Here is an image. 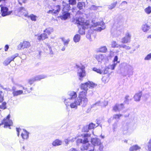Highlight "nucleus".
I'll return each instance as SVG.
<instances>
[{
  "label": "nucleus",
  "mask_w": 151,
  "mask_h": 151,
  "mask_svg": "<svg viewBox=\"0 0 151 151\" xmlns=\"http://www.w3.org/2000/svg\"><path fill=\"white\" fill-rule=\"evenodd\" d=\"M150 26L147 24H144L142 26V30L144 32H146L149 30Z\"/></svg>",
  "instance_id": "32"
},
{
  "label": "nucleus",
  "mask_w": 151,
  "mask_h": 151,
  "mask_svg": "<svg viewBox=\"0 0 151 151\" xmlns=\"http://www.w3.org/2000/svg\"><path fill=\"white\" fill-rule=\"evenodd\" d=\"M98 7L95 5H92L90 7V9L91 10H96Z\"/></svg>",
  "instance_id": "55"
},
{
  "label": "nucleus",
  "mask_w": 151,
  "mask_h": 151,
  "mask_svg": "<svg viewBox=\"0 0 151 151\" xmlns=\"http://www.w3.org/2000/svg\"><path fill=\"white\" fill-rule=\"evenodd\" d=\"M103 146L102 145H100L99 146V149L100 151H103Z\"/></svg>",
  "instance_id": "64"
},
{
  "label": "nucleus",
  "mask_w": 151,
  "mask_h": 151,
  "mask_svg": "<svg viewBox=\"0 0 151 151\" xmlns=\"http://www.w3.org/2000/svg\"><path fill=\"white\" fill-rule=\"evenodd\" d=\"M56 9H52L50 10L47 12L48 14H56L58 13L60 11V6L59 5H57L56 6Z\"/></svg>",
  "instance_id": "18"
},
{
  "label": "nucleus",
  "mask_w": 151,
  "mask_h": 151,
  "mask_svg": "<svg viewBox=\"0 0 151 151\" xmlns=\"http://www.w3.org/2000/svg\"><path fill=\"white\" fill-rule=\"evenodd\" d=\"M70 142V141H69V137L65 140V142L67 145H68V142Z\"/></svg>",
  "instance_id": "63"
},
{
  "label": "nucleus",
  "mask_w": 151,
  "mask_h": 151,
  "mask_svg": "<svg viewBox=\"0 0 151 151\" xmlns=\"http://www.w3.org/2000/svg\"><path fill=\"white\" fill-rule=\"evenodd\" d=\"M17 136H19V132H22L21 136L22 138L24 139H27L29 137V133L26 130L23 129V132H22V130L20 128H17Z\"/></svg>",
  "instance_id": "10"
},
{
  "label": "nucleus",
  "mask_w": 151,
  "mask_h": 151,
  "mask_svg": "<svg viewBox=\"0 0 151 151\" xmlns=\"http://www.w3.org/2000/svg\"><path fill=\"white\" fill-rule=\"evenodd\" d=\"M99 26L97 28L94 29V30L97 31H101L103 29H104L105 28V26L104 25V23L101 21V22H97L94 23L92 26L95 27Z\"/></svg>",
  "instance_id": "9"
},
{
  "label": "nucleus",
  "mask_w": 151,
  "mask_h": 151,
  "mask_svg": "<svg viewBox=\"0 0 151 151\" xmlns=\"http://www.w3.org/2000/svg\"><path fill=\"white\" fill-rule=\"evenodd\" d=\"M120 47H122L123 48L125 49L126 50H129L131 49L130 47L128 46H127L125 45H120Z\"/></svg>",
  "instance_id": "42"
},
{
  "label": "nucleus",
  "mask_w": 151,
  "mask_h": 151,
  "mask_svg": "<svg viewBox=\"0 0 151 151\" xmlns=\"http://www.w3.org/2000/svg\"><path fill=\"white\" fill-rule=\"evenodd\" d=\"M17 56L14 55L10 57L7 58L4 62L3 64L5 66H7Z\"/></svg>",
  "instance_id": "17"
},
{
  "label": "nucleus",
  "mask_w": 151,
  "mask_h": 151,
  "mask_svg": "<svg viewBox=\"0 0 151 151\" xmlns=\"http://www.w3.org/2000/svg\"><path fill=\"white\" fill-rule=\"evenodd\" d=\"M27 0H18V2L19 3V4H20L22 5V2L23 3H26V1Z\"/></svg>",
  "instance_id": "59"
},
{
  "label": "nucleus",
  "mask_w": 151,
  "mask_h": 151,
  "mask_svg": "<svg viewBox=\"0 0 151 151\" xmlns=\"http://www.w3.org/2000/svg\"><path fill=\"white\" fill-rule=\"evenodd\" d=\"M109 78L108 76H105L102 78V80L103 82L105 83L109 81Z\"/></svg>",
  "instance_id": "38"
},
{
  "label": "nucleus",
  "mask_w": 151,
  "mask_h": 151,
  "mask_svg": "<svg viewBox=\"0 0 151 151\" xmlns=\"http://www.w3.org/2000/svg\"><path fill=\"white\" fill-rule=\"evenodd\" d=\"M96 85L92 82L88 81L86 83L82 84L81 88L86 92L88 89V88H93L96 86Z\"/></svg>",
  "instance_id": "6"
},
{
  "label": "nucleus",
  "mask_w": 151,
  "mask_h": 151,
  "mask_svg": "<svg viewBox=\"0 0 151 151\" xmlns=\"http://www.w3.org/2000/svg\"><path fill=\"white\" fill-rule=\"evenodd\" d=\"M122 65L123 67L121 69V70L124 71V73L125 74H132L133 68L132 67L125 63H124L122 64Z\"/></svg>",
  "instance_id": "5"
},
{
  "label": "nucleus",
  "mask_w": 151,
  "mask_h": 151,
  "mask_svg": "<svg viewBox=\"0 0 151 151\" xmlns=\"http://www.w3.org/2000/svg\"><path fill=\"white\" fill-rule=\"evenodd\" d=\"M141 147L137 145H133L130 147L129 151H137L140 150Z\"/></svg>",
  "instance_id": "20"
},
{
  "label": "nucleus",
  "mask_w": 151,
  "mask_h": 151,
  "mask_svg": "<svg viewBox=\"0 0 151 151\" xmlns=\"http://www.w3.org/2000/svg\"><path fill=\"white\" fill-rule=\"evenodd\" d=\"M109 69L108 68V67L107 68L106 67L105 68H104V70H103V73L102 74H106L108 72Z\"/></svg>",
  "instance_id": "57"
},
{
  "label": "nucleus",
  "mask_w": 151,
  "mask_h": 151,
  "mask_svg": "<svg viewBox=\"0 0 151 151\" xmlns=\"http://www.w3.org/2000/svg\"><path fill=\"white\" fill-rule=\"evenodd\" d=\"M124 108L123 104H116L112 107V110L115 112H119L123 109Z\"/></svg>",
  "instance_id": "12"
},
{
  "label": "nucleus",
  "mask_w": 151,
  "mask_h": 151,
  "mask_svg": "<svg viewBox=\"0 0 151 151\" xmlns=\"http://www.w3.org/2000/svg\"><path fill=\"white\" fill-rule=\"evenodd\" d=\"M62 144V141L58 139H56L53 141L52 143V145L54 146H59Z\"/></svg>",
  "instance_id": "24"
},
{
  "label": "nucleus",
  "mask_w": 151,
  "mask_h": 151,
  "mask_svg": "<svg viewBox=\"0 0 151 151\" xmlns=\"http://www.w3.org/2000/svg\"><path fill=\"white\" fill-rule=\"evenodd\" d=\"M90 139H91V137L90 134H85L84 135L83 139H78L76 140V143L77 145L80 143L83 144L81 148L82 150H86V151H93V146L89 145L87 143L88 140Z\"/></svg>",
  "instance_id": "2"
},
{
  "label": "nucleus",
  "mask_w": 151,
  "mask_h": 151,
  "mask_svg": "<svg viewBox=\"0 0 151 151\" xmlns=\"http://www.w3.org/2000/svg\"><path fill=\"white\" fill-rule=\"evenodd\" d=\"M89 134L90 135V137H91V139L88 140V142H87L88 144L90 145H92L94 147V146L99 145L101 144V141L100 139L98 138H95L91 139V134L88 133L84 134L82 135V136L83 137L82 139H83L84 137V135L85 134Z\"/></svg>",
  "instance_id": "4"
},
{
  "label": "nucleus",
  "mask_w": 151,
  "mask_h": 151,
  "mask_svg": "<svg viewBox=\"0 0 151 151\" xmlns=\"http://www.w3.org/2000/svg\"><path fill=\"white\" fill-rule=\"evenodd\" d=\"M23 91L21 90H16L15 91L12 92V94L14 96H18L19 95L22 94Z\"/></svg>",
  "instance_id": "28"
},
{
  "label": "nucleus",
  "mask_w": 151,
  "mask_h": 151,
  "mask_svg": "<svg viewBox=\"0 0 151 151\" xmlns=\"http://www.w3.org/2000/svg\"><path fill=\"white\" fill-rule=\"evenodd\" d=\"M107 51V48L106 46H102L99 49L98 51L102 52H105Z\"/></svg>",
  "instance_id": "36"
},
{
  "label": "nucleus",
  "mask_w": 151,
  "mask_h": 151,
  "mask_svg": "<svg viewBox=\"0 0 151 151\" xmlns=\"http://www.w3.org/2000/svg\"><path fill=\"white\" fill-rule=\"evenodd\" d=\"M131 35L129 32H127L125 34V36L121 40V42L123 43H127L130 41Z\"/></svg>",
  "instance_id": "13"
},
{
  "label": "nucleus",
  "mask_w": 151,
  "mask_h": 151,
  "mask_svg": "<svg viewBox=\"0 0 151 151\" xmlns=\"http://www.w3.org/2000/svg\"><path fill=\"white\" fill-rule=\"evenodd\" d=\"M27 17L29 18L32 21H36L37 19L38 18L37 16L33 14H31L29 15H28Z\"/></svg>",
  "instance_id": "30"
},
{
  "label": "nucleus",
  "mask_w": 151,
  "mask_h": 151,
  "mask_svg": "<svg viewBox=\"0 0 151 151\" xmlns=\"http://www.w3.org/2000/svg\"><path fill=\"white\" fill-rule=\"evenodd\" d=\"M10 116L9 114L6 119H4L2 121V123L0 124V126L4 124V128H6L7 127H9L12 125L13 123L12 120L9 119Z\"/></svg>",
  "instance_id": "7"
},
{
  "label": "nucleus",
  "mask_w": 151,
  "mask_h": 151,
  "mask_svg": "<svg viewBox=\"0 0 151 151\" xmlns=\"http://www.w3.org/2000/svg\"><path fill=\"white\" fill-rule=\"evenodd\" d=\"M69 4L72 5H74L76 4V0H69Z\"/></svg>",
  "instance_id": "49"
},
{
  "label": "nucleus",
  "mask_w": 151,
  "mask_h": 151,
  "mask_svg": "<svg viewBox=\"0 0 151 151\" xmlns=\"http://www.w3.org/2000/svg\"><path fill=\"white\" fill-rule=\"evenodd\" d=\"M47 76L45 75H39L36 76L33 78L35 81H40L41 79L47 78Z\"/></svg>",
  "instance_id": "23"
},
{
  "label": "nucleus",
  "mask_w": 151,
  "mask_h": 151,
  "mask_svg": "<svg viewBox=\"0 0 151 151\" xmlns=\"http://www.w3.org/2000/svg\"><path fill=\"white\" fill-rule=\"evenodd\" d=\"M95 58L99 62L104 61L107 59V56L103 54L96 55Z\"/></svg>",
  "instance_id": "16"
},
{
  "label": "nucleus",
  "mask_w": 151,
  "mask_h": 151,
  "mask_svg": "<svg viewBox=\"0 0 151 151\" xmlns=\"http://www.w3.org/2000/svg\"><path fill=\"white\" fill-rule=\"evenodd\" d=\"M89 129L88 126H85L83 129L82 131L83 132H88Z\"/></svg>",
  "instance_id": "51"
},
{
  "label": "nucleus",
  "mask_w": 151,
  "mask_h": 151,
  "mask_svg": "<svg viewBox=\"0 0 151 151\" xmlns=\"http://www.w3.org/2000/svg\"><path fill=\"white\" fill-rule=\"evenodd\" d=\"M77 96V94L74 91H70L68 92V98L64 100V102L67 107L70 106L72 102H73L76 99Z\"/></svg>",
  "instance_id": "3"
},
{
  "label": "nucleus",
  "mask_w": 151,
  "mask_h": 151,
  "mask_svg": "<svg viewBox=\"0 0 151 151\" xmlns=\"http://www.w3.org/2000/svg\"><path fill=\"white\" fill-rule=\"evenodd\" d=\"M86 37L90 40V41L91 40V35L89 33L86 34Z\"/></svg>",
  "instance_id": "60"
},
{
  "label": "nucleus",
  "mask_w": 151,
  "mask_h": 151,
  "mask_svg": "<svg viewBox=\"0 0 151 151\" xmlns=\"http://www.w3.org/2000/svg\"><path fill=\"white\" fill-rule=\"evenodd\" d=\"M122 116V115L121 114H115L113 116V118L114 119H119L120 117Z\"/></svg>",
  "instance_id": "48"
},
{
  "label": "nucleus",
  "mask_w": 151,
  "mask_h": 151,
  "mask_svg": "<svg viewBox=\"0 0 151 151\" xmlns=\"http://www.w3.org/2000/svg\"><path fill=\"white\" fill-rule=\"evenodd\" d=\"M129 95H127L125 97V100L124 102L126 104H128L129 102Z\"/></svg>",
  "instance_id": "44"
},
{
  "label": "nucleus",
  "mask_w": 151,
  "mask_h": 151,
  "mask_svg": "<svg viewBox=\"0 0 151 151\" xmlns=\"http://www.w3.org/2000/svg\"><path fill=\"white\" fill-rule=\"evenodd\" d=\"M35 81V80L33 78H32L29 80L28 82L31 85Z\"/></svg>",
  "instance_id": "58"
},
{
  "label": "nucleus",
  "mask_w": 151,
  "mask_h": 151,
  "mask_svg": "<svg viewBox=\"0 0 151 151\" xmlns=\"http://www.w3.org/2000/svg\"><path fill=\"white\" fill-rule=\"evenodd\" d=\"M87 93V92L86 91L81 92L76 99L70 104V107L77 109L78 106H81L83 107H85L88 102V99L86 96Z\"/></svg>",
  "instance_id": "1"
},
{
  "label": "nucleus",
  "mask_w": 151,
  "mask_h": 151,
  "mask_svg": "<svg viewBox=\"0 0 151 151\" xmlns=\"http://www.w3.org/2000/svg\"><path fill=\"white\" fill-rule=\"evenodd\" d=\"M108 104V102L106 101H104V102L102 103H101L100 101H98V102L96 103L95 104L92 105L91 107H93L95 105H100L102 106H106Z\"/></svg>",
  "instance_id": "19"
},
{
  "label": "nucleus",
  "mask_w": 151,
  "mask_h": 151,
  "mask_svg": "<svg viewBox=\"0 0 151 151\" xmlns=\"http://www.w3.org/2000/svg\"><path fill=\"white\" fill-rule=\"evenodd\" d=\"M70 16V14L68 12H65L63 15L60 16V18L63 20H65L67 19Z\"/></svg>",
  "instance_id": "26"
},
{
  "label": "nucleus",
  "mask_w": 151,
  "mask_h": 151,
  "mask_svg": "<svg viewBox=\"0 0 151 151\" xmlns=\"http://www.w3.org/2000/svg\"><path fill=\"white\" fill-rule=\"evenodd\" d=\"M75 21L76 24L81 26L85 25L87 27V25H89L88 23L85 22V19L82 17L76 18Z\"/></svg>",
  "instance_id": "11"
},
{
  "label": "nucleus",
  "mask_w": 151,
  "mask_h": 151,
  "mask_svg": "<svg viewBox=\"0 0 151 151\" xmlns=\"http://www.w3.org/2000/svg\"><path fill=\"white\" fill-rule=\"evenodd\" d=\"M119 63V62H117L116 63H114L111 65H110L108 66V68L109 69L111 70H114L115 67L116 66L117 63Z\"/></svg>",
  "instance_id": "37"
},
{
  "label": "nucleus",
  "mask_w": 151,
  "mask_h": 151,
  "mask_svg": "<svg viewBox=\"0 0 151 151\" xmlns=\"http://www.w3.org/2000/svg\"><path fill=\"white\" fill-rule=\"evenodd\" d=\"M62 41L63 42L64 45V46H66L67 47L70 41L68 39L66 40H65L64 39H62Z\"/></svg>",
  "instance_id": "43"
},
{
  "label": "nucleus",
  "mask_w": 151,
  "mask_h": 151,
  "mask_svg": "<svg viewBox=\"0 0 151 151\" xmlns=\"http://www.w3.org/2000/svg\"><path fill=\"white\" fill-rule=\"evenodd\" d=\"M30 46V43L27 41H24L21 42L18 46V49H21L22 48L24 49L28 48Z\"/></svg>",
  "instance_id": "14"
},
{
  "label": "nucleus",
  "mask_w": 151,
  "mask_h": 151,
  "mask_svg": "<svg viewBox=\"0 0 151 151\" xmlns=\"http://www.w3.org/2000/svg\"><path fill=\"white\" fill-rule=\"evenodd\" d=\"M85 6V3L84 2H79L77 4V7L79 10H81L83 8V7Z\"/></svg>",
  "instance_id": "33"
},
{
  "label": "nucleus",
  "mask_w": 151,
  "mask_h": 151,
  "mask_svg": "<svg viewBox=\"0 0 151 151\" xmlns=\"http://www.w3.org/2000/svg\"><path fill=\"white\" fill-rule=\"evenodd\" d=\"M4 95L3 92L0 91V103L2 102L4 100Z\"/></svg>",
  "instance_id": "41"
},
{
  "label": "nucleus",
  "mask_w": 151,
  "mask_h": 151,
  "mask_svg": "<svg viewBox=\"0 0 151 151\" xmlns=\"http://www.w3.org/2000/svg\"><path fill=\"white\" fill-rule=\"evenodd\" d=\"M76 139V137H69V141L71 142H73L75 141Z\"/></svg>",
  "instance_id": "56"
},
{
  "label": "nucleus",
  "mask_w": 151,
  "mask_h": 151,
  "mask_svg": "<svg viewBox=\"0 0 151 151\" xmlns=\"http://www.w3.org/2000/svg\"><path fill=\"white\" fill-rule=\"evenodd\" d=\"M141 92L137 93L134 96V98L135 101H139L140 100V98L142 95Z\"/></svg>",
  "instance_id": "22"
},
{
  "label": "nucleus",
  "mask_w": 151,
  "mask_h": 151,
  "mask_svg": "<svg viewBox=\"0 0 151 151\" xmlns=\"http://www.w3.org/2000/svg\"><path fill=\"white\" fill-rule=\"evenodd\" d=\"M145 10L147 13L150 14L151 12V8L149 6L145 9Z\"/></svg>",
  "instance_id": "47"
},
{
  "label": "nucleus",
  "mask_w": 151,
  "mask_h": 151,
  "mask_svg": "<svg viewBox=\"0 0 151 151\" xmlns=\"http://www.w3.org/2000/svg\"><path fill=\"white\" fill-rule=\"evenodd\" d=\"M6 103L5 102H3L1 105H0V109L3 110L5 109L6 108Z\"/></svg>",
  "instance_id": "40"
},
{
  "label": "nucleus",
  "mask_w": 151,
  "mask_h": 151,
  "mask_svg": "<svg viewBox=\"0 0 151 151\" xmlns=\"http://www.w3.org/2000/svg\"><path fill=\"white\" fill-rule=\"evenodd\" d=\"M128 127L127 125H125L123 128V134H128Z\"/></svg>",
  "instance_id": "34"
},
{
  "label": "nucleus",
  "mask_w": 151,
  "mask_h": 151,
  "mask_svg": "<svg viewBox=\"0 0 151 151\" xmlns=\"http://www.w3.org/2000/svg\"><path fill=\"white\" fill-rule=\"evenodd\" d=\"M1 15L3 17L9 15L12 13V11H8V9L6 7H1Z\"/></svg>",
  "instance_id": "15"
},
{
  "label": "nucleus",
  "mask_w": 151,
  "mask_h": 151,
  "mask_svg": "<svg viewBox=\"0 0 151 151\" xmlns=\"http://www.w3.org/2000/svg\"><path fill=\"white\" fill-rule=\"evenodd\" d=\"M117 127V122H115L113 125V131H115V129Z\"/></svg>",
  "instance_id": "52"
},
{
  "label": "nucleus",
  "mask_w": 151,
  "mask_h": 151,
  "mask_svg": "<svg viewBox=\"0 0 151 151\" xmlns=\"http://www.w3.org/2000/svg\"><path fill=\"white\" fill-rule=\"evenodd\" d=\"M48 37L47 34L45 33H44L41 34L39 36H38L37 37V39L39 40H43L47 38Z\"/></svg>",
  "instance_id": "27"
},
{
  "label": "nucleus",
  "mask_w": 151,
  "mask_h": 151,
  "mask_svg": "<svg viewBox=\"0 0 151 151\" xmlns=\"http://www.w3.org/2000/svg\"><path fill=\"white\" fill-rule=\"evenodd\" d=\"M116 4H117V2H114V3L110 5H109L108 6V8H109V9H113V8H114L115 6L116 5Z\"/></svg>",
  "instance_id": "45"
},
{
  "label": "nucleus",
  "mask_w": 151,
  "mask_h": 151,
  "mask_svg": "<svg viewBox=\"0 0 151 151\" xmlns=\"http://www.w3.org/2000/svg\"><path fill=\"white\" fill-rule=\"evenodd\" d=\"M151 58V53H150L145 58V60H149Z\"/></svg>",
  "instance_id": "54"
},
{
  "label": "nucleus",
  "mask_w": 151,
  "mask_h": 151,
  "mask_svg": "<svg viewBox=\"0 0 151 151\" xmlns=\"http://www.w3.org/2000/svg\"><path fill=\"white\" fill-rule=\"evenodd\" d=\"M118 60V57L117 56H115L114 60H113V62L114 63H116V62H117V60Z\"/></svg>",
  "instance_id": "61"
},
{
  "label": "nucleus",
  "mask_w": 151,
  "mask_h": 151,
  "mask_svg": "<svg viewBox=\"0 0 151 151\" xmlns=\"http://www.w3.org/2000/svg\"><path fill=\"white\" fill-rule=\"evenodd\" d=\"M85 67L83 66H81L78 70L77 74L80 80H81L82 78L86 76V71L84 70Z\"/></svg>",
  "instance_id": "8"
},
{
  "label": "nucleus",
  "mask_w": 151,
  "mask_h": 151,
  "mask_svg": "<svg viewBox=\"0 0 151 151\" xmlns=\"http://www.w3.org/2000/svg\"><path fill=\"white\" fill-rule=\"evenodd\" d=\"M53 31V29L52 27H48L46 29L44 30V32L47 33L48 35H50L51 33Z\"/></svg>",
  "instance_id": "31"
},
{
  "label": "nucleus",
  "mask_w": 151,
  "mask_h": 151,
  "mask_svg": "<svg viewBox=\"0 0 151 151\" xmlns=\"http://www.w3.org/2000/svg\"><path fill=\"white\" fill-rule=\"evenodd\" d=\"M88 25H87V27L85 25L82 26V29H80L79 30V33L81 35L84 34L85 33V29L88 28Z\"/></svg>",
  "instance_id": "25"
},
{
  "label": "nucleus",
  "mask_w": 151,
  "mask_h": 151,
  "mask_svg": "<svg viewBox=\"0 0 151 151\" xmlns=\"http://www.w3.org/2000/svg\"><path fill=\"white\" fill-rule=\"evenodd\" d=\"M93 70L100 74L103 73V71L102 70H101L100 69L96 67L93 68Z\"/></svg>",
  "instance_id": "35"
},
{
  "label": "nucleus",
  "mask_w": 151,
  "mask_h": 151,
  "mask_svg": "<svg viewBox=\"0 0 151 151\" xmlns=\"http://www.w3.org/2000/svg\"><path fill=\"white\" fill-rule=\"evenodd\" d=\"M80 38L81 36L79 34H77L73 37V41L76 43L78 42L80 40Z\"/></svg>",
  "instance_id": "29"
},
{
  "label": "nucleus",
  "mask_w": 151,
  "mask_h": 151,
  "mask_svg": "<svg viewBox=\"0 0 151 151\" xmlns=\"http://www.w3.org/2000/svg\"><path fill=\"white\" fill-rule=\"evenodd\" d=\"M111 45L112 47H120V45H118L116 42L115 41L112 42L111 43Z\"/></svg>",
  "instance_id": "39"
},
{
  "label": "nucleus",
  "mask_w": 151,
  "mask_h": 151,
  "mask_svg": "<svg viewBox=\"0 0 151 151\" xmlns=\"http://www.w3.org/2000/svg\"><path fill=\"white\" fill-rule=\"evenodd\" d=\"M148 148L149 151H151V139L150 140L148 145Z\"/></svg>",
  "instance_id": "53"
},
{
  "label": "nucleus",
  "mask_w": 151,
  "mask_h": 151,
  "mask_svg": "<svg viewBox=\"0 0 151 151\" xmlns=\"http://www.w3.org/2000/svg\"><path fill=\"white\" fill-rule=\"evenodd\" d=\"M70 4H68L67 5L64 7H63V10L65 11H68L70 9Z\"/></svg>",
  "instance_id": "46"
},
{
  "label": "nucleus",
  "mask_w": 151,
  "mask_h": 151,
  "mask_svg": "<svg viewBox=\"0 0 151 151\" xmlns=\"http://www.w3.org/2000/svg\"><path fill=\"white\" fill-rule=\"evenodd\" d=\"M68 4L64 1H63V3H62V4H63V7H64L65 6L67 5Z\"/></svg>",
  "instance_id": "62"
},
{
  "label": "nucleus",
  "mask_w": 151,
  "mask_h": 151,
  "mask_svg": "<svg viewBox=\"0 0 151 151\" xmlns=\"http://www.w3.org/2000/svg\"><path fill=\"white\" fill-rule=\"evenodd\" d=\"M89 129H93L94 127H96V126L94 124H93V123H91L89 124V125L88 126Z\"/></svg>",
  "instance_id": "50"
},
{
  "label": "nucleus",
  "mask_w": 151,
  "mask_h": 151,
  "mask_svg": "<svg viewBox=\"0 0 151 151\" xmlns=\"http://www.w3.org/2000/svg\"><path fill=\"white\" fill-rule=\"evenodd\" d=\"M19 12H20L22 14L27 17L28 15L27 11L23 7H20L19 9Z\"/></svg>",
  "instance_id": "21"
}]
</instances>
